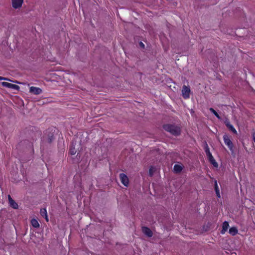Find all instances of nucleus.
Returning <instances> with one entry per match:
<instances>
[{"label": "nucleus", "mask_w": 255, "mask_h": 255, "mask_svg": "<svg viewBox=\"0 0 255 255\" xmlns=\"http://www.w3.org/2000/svg\"><path fill=\"white\" fill-rule=\"evenodd\" d=\"M206 146L205 147V151L207 154V157H208V159L210 162V163L215 167H218V164L216 161L215 159L214 158L213 156H212L211 153L210 151L209 147L207 143V142H205Z\"/></svg>", "instance_id": "3"}, {"label": "nucleus", "mask_w": 255, "mask_h": 255, "mask_svg": "<svg viewBox=\"0 0 255 255\" xmlns=\"http://www.w3.org/2000/svg\"><path fill=\"white\" fill-rule=\"evenodd\" d=\"M54 139V132H52V130L49 129L46 130L45 135L43 137V142L50 144Z\"/></svg>", "instance_id": "2"}, {"label": "nucleus", "mask_w": 255, "mask_h": 255, "mask_svg": "<svg viewBox=\"0 0 255 255\" xmlns=\"http://www.w3.org/2000/svg\"><path fill=\"white\" fill-rule=\"evenodd\" d=\"M210 111L218 119H221V117L217 113V112L212 108L210 109Z\"/></svg>", "instance_id": "20"}, {"label": "nucleus", "mask_w": 255, "mask_h": 255, "mask_svg": "<svg viewBox=\"0 0 255 255\" xmlns=\"http://www.w3.org/2000/svg\"><path fill=\"white\" fill-rule=\"evenodd\" d=\"M42 91L41 89L35 87H31L29 88V92L34 95H39L42 93Z\"/></svg>", "instance_id": "9"}, {"label": "nucleus", "mask_w": 255, "mask_h": 255, "mask_svg": "<svg viewBox=\"0 0 255 255\" xmlns=\"http://www.w3.org/2000/svg\"><path fill=\"white\" fill-rule=\"evenodd\" d=\"M2 80L11 81V82H12L15 83L20 84V83L18 82L17 81H12V80H10L8 78H4V77H0V80Z\"/></svg>", "instance_id": "21"}, {"label": "nucleus", "mask_w": 255, "mask_h": 255, "mask_svg": "<svg viewBox=\"0 0 255 255\" xmlns=\"http://www.w3.org/2000/svg\"><path fill=\"white\" fill-rule=\"evenodd\" d=\"M139 44L141 48H144V44L142 42H140Z\"/></svg>", "instance_id": "23"}, {"label": "nucleus", "mask_w": 255, "mask_h": 255, "mask_svg": "<svg viewBox=\"0 0 255 255\" xmlns=\"http://www.w3.org/2000/svg\"><path fill=\"white\" fill-rule=\"evenodd\" d=\"M120 178L121 182L125 186H128L129 183V180L128 176L124 173L120 174Z\"/></svg>", "instance_id": "7"}, {"label": "nucleus", "mask_w": 255, "mask_h": 255, "mask_svg": "<svg viewBox=\"0 0 255 255\" xmlns=\"http://www.w3.org/2000/svg\"><path fill=\"white\" fill-rule=\"evenodd\" d=\"M190 89L189 87L184 85L182 87V94L184 99H188L190 97Z\"/></svg>", "instance_id": "4"}, {"label": "nucleus", "mask_w": 255, "mask_h": 255, "mask_svg": "<svg viewBox=\"0 0 255 255\" xmlns=\"http://www.w3.org/2000/svg\"><path fill=\"white\" fill-rule=\"evenodd\" d=\"M229 232L231 235L235 236L238 233V230L236 227H233L229 229Z\"/></svg>", "instance_id": "17"}, {"label": "nucleus", "mask_w": 255, "mask_h": 255, "mask_svg": "<svg viewBox=\"0 0 255 255\" xmlns=\"http://www.w3.org/2000/svg\"><path fill=\"white\" fill-rule=\"evenodd\" d=\"M182 169H183L182 167L179 164H175L174 166V168H173L174 172L176 173L181 172Z\"/></svg>", "instance_id": "16"}, {"label": "nucleus", "mask_w": 255, "mask_h": 255, "mask_svg": "<svg viewBox=\"0 0 255 255\" xmlns=\"http://www.w3.org/2000/svg\"><path fill=\"white\" fill-rule=\"evenodd\" d=\"M23 0H11L12 7L15 9H18L21 7Z\"/></svg>", "instance_id": "8"}, {"label": "nucleus", "mask_w": 255, "mask_h": 255, "mask_svg": "<svg viewBox=\"0 0 255 255\" xmlns=\"http://www.w3.org/2000/svg\"><path fill=\"white\" fill-rule=\"evenodd\" d=\"M8 200L9 206L14 209H17L18 208V204L12 199L10 195H8Z\"/></svg>", "instance_id": "10"}, {"label": "nucleus", "mask_w": 255, "mask_h": 255, "mask_svg": "<svg viewBox=\"0 0 255 255\" xmlns=\"http://www.w3.org/2000/svg\"><path fill=\"white\" fill-rule=\"evenodd\" d=\"M31 128H32V129H30V130H33V129L34 128H33V127H32Z\"/></svg>", "instance_id": "25"}, {"label": "nucleus", "mask_w": 255, "mask_h": 255, "mask_svg": "<svg viewBox=\"0 0 255 255\" xmlns=\"http://www.w3.org/2000/svg\"><path fill=\"white\" fill-rule=\"evenodd\" d=\"M142 231L148 237H151L153 236L151 230L147 227H142Z\"/></svg>", "instance_id": "11"}, {"label": "nucleus", "mask_w": 255, "mask_h": 255, "mask_svg": "<svg viewBox=\"0 0 255 255\" xmlns=\"http://www.w3.org/2000/svg\"><path fill=\"white\" fill-rule=\"evenodd\" d=\"M223 139L225 142V143L228 146L230 150L233 152V144L232 141L229 138V136L227 134H224L223 136Z\"/></svg>", "instance_id": "5"}, {"label": "nucleus", "mask_w": 255, "mask_h": 255, "mask_svg": "<svg viewBox=\"0 0 255 255\" xmlns=\"http://www.w3.org/2000/svg\"><path fill=\"white\" fill-rule=\"evenodd\" d=\"M1 85L3 87H7V88H8L10 89H12L14 90H16L17 91H19V89H20V87L18 85L11 84V83L6 82H2Z\"/></svg>", "instance_id": "6"}, {"label": "nucleus", "mask_w": 255, "mask_h": 255, "mask_svg": "<svg viewBox=\"0 0 255 255\" xmlns=\"http://www.w3.org/2000/svg\"><path fill=\"white\" fill-rule=\"evenodd\" d=\"M149 175L150 176H152V175H153V172H152V169L151 168H150L149 170Z\"/></svg>", "instance_id": "24"}, {"label": "nucleus", "mask_w": 255, "mask_h": 255, "mask_svg": "<svg viewBox=\"0 0 255 255\" xmlns=\"http://www.w3.org/2000/svg\"><path fill=\"white\" fill-rule=\"evenodd\" d=\"M40 213L41 216L44 217L47 222H48V218L47 213V211L45 208H43L40 210Z\"/></svg>", "instance_id": "15"}, {"label": "nucleus", "mask_w": 255, "mask_h": 255, "mask_svg": "<svg viewBox=\"0 0 255 255\" xmlns=\"http://www.w3.org/2000/svg\"><path fill=\"white\" fill-rule=\"evenodd\" d=\"M31 223L32 226L34 228H38L39 227V224L36 219H32L31 221Z\"/></svg>", "instance_id": "19"}, {"label": "nucleus", "mask_w": 255, "mask_h": 255, "mask_svg": "<svg viewBox=\"0 0 255 255\" xmlns=\"http://www.w3.org/2000/svg\"><path fill=\"white\" fill-rule=\"evenodd\" d=\"M225 124L226 126L229 128V129L231 130L234 133H236L237 132L236 130L234 128V127L230 124L229 120H226L225 122Z\"/></svg>", "instance_id": "12"}, {"label": "nucleus", "mask_w": 255, "mask_h": 255, "mask_svg": "<svg viewBox=\"0 0 255 255\" xmlns=\"http://www.w3.org/2000/svg\"><path fill=\"white\" fill-rule=\"evenodd\" d=\"M163 128L174 136L179 135L181 132L180 128L175 124L163 125Z\"/></svg>", "instance_id": "1"}, {"label": "nucleus", "mask_w": 255, "mask_h": 255, "mask_svg": "<svg viewBox=\"0 0 255 255\" xmlns=\"http://www.w3.org/2000/svg\"><path fill=\"white\" fill-rule=\"evenodd\" d=\"M37 135H39V132L37 131L35 132H33L32 135L31 136V138L33 140H34L36 138Z\"/></svg>", "instance_id": "22"}, {"label": "nucleus", "mask_w": 255, "mask_h": 255, "mask_svg": "<svg viewBox=\"0 0 255 255\" xmlns=\"http://www.w3.org/2000/svg\"><path fill=\"white\" fill-rule=\"evenodd\" d=\"M229 223L227 221H225L223 223L222 225V230L221 231V233L222 234H225V233L227 231L228 227H229Z\"/></svg>", "instance_id": "13"}, {"label": "nucleus", "mask_w": 255, "mask_h": 255, "mask_svg": "<svg viewBox=\"0 0 255 255\" xmlns=\"http://www.w3.org/2000/svg\"><path fill=\"white\" fill-rule=\"evenodd\" d=\"M77 150L75 148V144H74V143L72 142L70 146L69 153L71 155H72L75 154Z\"/></svg>", "instance_id": "14"}, {"label": "nucleus", "mask_w": 255, "mask_h": 255, "mask_svg": "<svg viewBox=\"0 0 255 255\" xmlns=\"http://www.w3.org/2000/svg\"><path fill=\"white\" fill-rule=\"evenodd\" d=\"M215 190L217 196L218 198H220V190H219V188L218 186L217 181H216L215 182Z\"/></svg>", "instance_id": "18"}]
</instances>
